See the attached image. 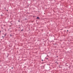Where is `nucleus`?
Here are the masks:
<instances>
[{"instance_id":"1","label":"nucleus","mask_w":73,"mask_h":73,"mask_svg":"<svg viewBox=\"0 0 73 73\" xmlns=\"http://www.w3.org/2000/svg\"><path fill=\"white\" fill-rule=\"evenodd\" d=\"M37 19H40L39 18V17H37Z\"/></svg>"},{"instance_id":"2","label":"nucleus","mask_w":73,"mask_h":73,"mask_svg":"<svg viewBox=\"0 0 73 73\" xmlns=\"http://www.w3.org/2000/svg\"><path fill=\"white\" fill-rule=\"evenodd\" d=\"M10 36H12V35L11 34L10 35Z\"/></svg>"},{"instance_id":"3","label":"nucleus","mask_w":73,"mask_h":73,"mask_svg":"<svg viewBox=\"0 0 73 73\" xmlns=\"http://www.w3.org/2000/svg\"><path fill=\"white\" fill-rule=\"evenodd\" d=\"M19 21V22H20V21Z\"/></svg>"},{"instance_id":"4","label":"nucleus","mask_w":73,"mask_h":73,"mask_svg":"<svg viewBox=\"0 0 73 73\" xmlns=\"http://www.w3.org/2000/svg\"><path fill=\"white\" fill-rule=\"evenodd\" d=\"M3 37H4V36H3Z\"/></svg>"},{"instance_id":"5","label":"nucleus","mask_w":73,"mask_h":73,"mask_svg":"<svg viewBox=\"0 0 73 73\" xmlns=\"http://www.w3.org/2000/svg\"><path fill=\"white\" fill-rule=\"evenodd\" d=\"M42 61H43V60H42Z\"/></svg>"},{"instance_id":"6","label":"nucleus","mask_w":73,"mask_h":73,"mask_svg":"<svg viewBox=\"0 0 73 73\" xmlns=\"http://www.w3.org/2000/svg\"><path fill=\"white\" fill-rule=\"evenodd\" d=\"M12 69H13V68H12Z\"/></svg>"},{"instance_id":"7","label":"nucleus","mask_w":73,"mask_h":73,"mask_svg":"<svg viewBox=\"0 0 73 73\" xmlns=\"http://www.w3.org/2000/svg\"><path fill=\"white\" fill-rule=\"evenodd\" d=\"M67 31H68V30H67Z\"/></svg>"},{"instance_id":"8","label":"nucleus","mask_w":73,"mask_h":73,"mask_svg":"<svg viewBox=\"0 0 73 73\" xmlns=\"http://www.w3.org/2000/svg\"><path fill=\"white\" fill-rule=\"evenodd\" d=\"M7 11H8V10H7Z\"/></svg>"}]
</instances>
